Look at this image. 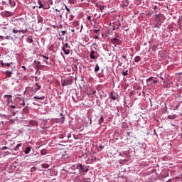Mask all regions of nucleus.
Segmentation results:
<instances>
[{
	"instance_id": "f257e3e1",
	"label": "nucleus",
	"mask_w": 182,
	"mask_h": 182,
	"mask_svg": "<svg viewBox=\"0 0 182 182\" xmlns=\"http://www.w3.org/2000/svg\"><path fill=\"white\" fill-rule=\"evenodd\" d=\"M1 67L5 68L6 69H9L11 68V70H6L4 72V75H6V77H11L12 75L14 74V70H15V66H12L14 65V63H4V61L0 62Z\"/></svg>"
},
{
	"instance_id": "f03ea898",
	"label": "nucleus",
	"mask_w": 182,
	"mask_h": 182,
	"mask_svg": "<svg viewBox=\"0 0 182 182\" xmlns=\"http://www.w3.org/2000/svg\"><path fill=\"white\" fill-rule=\"evenodd\" d=\"M73 167L78 170L80 174H86L89 171V166H86L82 164L73 165Z\"/></svg>"
},
{
	"instance_id": "7ed1b4c3",
	"label": "nucleus",
	"mask_w": 182,
	"mask_h": 182,
	"mask_svg": "<svg viewBox=\"0 0 182 182\" xmlns=\"http://www.w3.org/2000/svg\"><path fill=\"white\" fill-rule=\"evenodd\" d=\"M63 46H62V50L64 52L65 55H70V46L68 43L62 42Z\"/></svg>"
},
{
	"instance_id": "20e7f679",
	"label": "nucleus",
	"mask_w": 182,
	"mask_h": 182,
	"mask_svg": "<svg viewBox=\"0 0 182 182\" xmlns=\"http://www.w3.org/2000/svg\"><path fill=\"white\" fill-rule=\"evenodd\" d=\"M16 103L17 107L21 109V107H23V106H25V100L23 98L18 97L16 100Z\"/></svg>"
},
{
	"instance_id": "39448f33",
	"label": "nucleus",
	"mask_w": 182,
	"mask_h": 182,
	"mask_svg": "<svg viewBox=\"0 0 182 182\" xmlns=\"http://www.w3.org/2000/svg\"><path fill=\"white\" fill-rule=\"evenodd\" d=\"M73 83V80L70 78L62 80L61 81V85L62 86H69Z\"/></svg>"
},
{
	"instance_id": "423d86ee",
	"label": "nucleus",
	"mask_w": 182,
	"mask_h": 182,
	"mask_svg": "<svg viewBox=\"0 0 182 182\" xmlns=\"http://www.w3.org/2000/svg\"><path fill=\"white\" fill-rule=\"evenodd\" d=\"M109 99L112 100H117L119 99V94L117 92H115L114 91L111 92L109 93Z\"/></svg>"
},
{
	"instance_id": "0eeeda50",
	"label": "nucleus",
	"mask_w": 182,
	"mask_h": 182,
	"mask_svg": "<svg viewBox=\"0 0 182 182\" xmlns=\"http://www.w3.org/2000/svg\"><path fill=\"white\" fill-rule=\"evenodd\" d=\"M38 4L39 5L38 6L39 9H49V8H50L49 6L46 7L45 4H43V3L41 1V0L38 1Z\"/></svg>"
},
{
	"instance_id": "6e6552de",
	"label": "nucleus",
	"mask_w": 182,
	"mask_h": 182,
	"mask_svg": "<svg viewBox=\"0 0 182 182\" xmlns=\"http://www.w3.org/2000/svg\"><path fill=\"white\" fill-rule=\"evenodd\" d=\"M4 97L7 98V105H9V106L11 105V103H14V101L12 100V95H5Z\"/></svg>"
},
{
	"instance_id": "1a4fd4ad",
	"label": "nucleus",
	"mask_w": 182,
	"mask_h": 182,
	"mask_svg": "<svg viewBox=\"0 0 182 182\" xmlns=\"http://www.w3.org/2000/svg\"><path fill=\"white\" fill-rule=\"evenodd\" d=\"M1 15L5 17H9V16H12V15H14V13L11 12V11H3L1 13Z\"/></svg>"
},
{
	"instance_id": "9d476101",
	"label": "nucleus",
	"mask_w": 182,
	"mask_h": 182,
	"mask_svg": "<svg viewBox=\"0 0 182 182\" xmlns=\"http://www.w3.org/2000/svg\"><path fill=\"white\" fill-rule=\"evenodd\" d=\"M112 43L115 45H120L122 43V41L117 38H114L111 40Z\"/></svg>"
},
{
	"instance_id": "9b49d317",
	"label": "nucleus",
	"mask_w": 182,
	"mask_h": 182,
	"mask_svg": "<svg viewBox=\"0 0 182 182\" xmlns=\"http://www.w3.org/2000/svg\"><path fill=\"white\" fill-rule=\"evenodd\" d=\"M140 122H142L143 124H146L147 123V121L144 117H142L141 119H139L138 120V124H139V126H141V124H140Z\"/></svg>"
},
{
	"instance_id": "f8f14e48",
	"label": "nucleus",
	"mask_w": 182,
	"mask_h": 182,
	"mask_svg": "<svg viewBox=\"0 0 182 182\" xmlns=\"http://www.w3.org/2000/svg\"><path fill=\"white\" fill-rule=\"evenodd\" d=\"M153 80H154V77H150L149 78L146 79V83H150L151 85V83H153Z\"/></svg>"
},
{
	"instance_id": "ddd939ff",
	"label": "nucleus",
	"mask_w": 182,
	"mask_h": 182,
	"mask_svg": "<svg viewBox=\"0 0 182 182\" xmlns=\"http://www.w3.org/2000/svg\"><path fill=\"white\" fill-rule=\"evenodd\" d=\"M31 149L30 146L26 147V149L24 151L25 154H29V153H31Z\"/></svg>"
},
{
	"instance_id": "4468645a",
	"label": "nucleus",
	"mask_w": 182,
	"mask_h": 182,
	"mask_svg": "<svg viewBox=\"0 0 182 182\" xmlns=\"http://www.w3.org/2000/svg\"><path fill=\"white\" fill-rule=\"evenodd\" d=\"M90 58H91V59H96V56H95V51L92 50L90 53Z\"/></svg>"
},
{
	"instance_id": "2eb2a0df",
	"label": "nucleus",
	"mask_w": 182,
	"mask_h": 182,
	"mask_svg": "<svg viewBox=\"0 0 182 182\" xmlns=\"http://www.w3.org/2000/svg\"><path fill=\"white\" fill-rule=\"evenodd\" d=\"M41 85H39V84H38V83H36V85H35V92H38V90H41Z\"/></svg>"
},
{
	"instance_id": "dca6fc26",
	"label": "nucleus",
	"mask_w": 182,
	"mask_h": 182,
	"mask_svg": "<svg viewBox=\"0 0 182 182\" xmlns=\"http://www.w3.org/2000/svg\"><path fill=\"white\" fill-rule=\"evenodd\" d=\"M122 76H127V75H129V70H124L122 72Z\"/></svg>"
},
{
	"instance_id": "f3484780",
	"label": "nucleus",
	"mask_w": 182,
	"mask_h": 182,
	"mask_svg": "<svg viewBox=\"0 0 182 182\" xmlns=\"http://www.w3.org/2000/svg\"><path fill=\"white\" fill-rule=\"evenodd\" d=\"M33 99H38V100H45V96L40 97L39 96H34Z\"/></svg>"
},
{
	"instance_id": "a211bd4d",
	"label": "nucleus",
	"mask_w": 182,
	"mask_h": 182,
	"mask_svg": "<svg viewBox=\"0 0 182 182\" xmlns=\"http://www.w3.org/2000/svg\"><path fill=\"white\" fill-rule=\"evenodd\" d=\"M22 146V144H18L16 147L14 149V151H18L19 150V147Z\"/></svg>"
},
{
	"instance_id": "6ab92c4d",
	"label": "nucleus",
	"mask_w": 182,
	"mask_h": 182,
	"mask_svg": "<svg viewBox=\"0 0 182 182\" xmlns=\"http://www.w3.org/2000/svg\"><path fill=\"white\" fill-rule=\"evenodd\" d=\"M176 117H177V116L176 114L168 115L167 117V118L169 119L170 120H174V119H176Z\"/></svg>"
},
{
	"instance_id": "aec40b11",
	"label": "nucleus",
	"mask_w": 182,
	"mask_h": 182,
	"mask_svg": "<svg viewBox=\"0 0 182 182\" xmlns=\"http://www.w3.org/2000/svg\"><path fill=\"white\" fill-rule=\"evenodd\" d=\"M100 70V68L99 67V64H96L95 65V72L96 73H97V72H99V70Z\"/></svg>"
},
{
	"instance_id": "412c9836",
	"label": "nucleus",
	"mask_w": 182,
	"mask_h": 182,
	"mask_svg": "<svg viewBox=\"0 0 182 182\" xmlns=\"http://www.w3.org/2000/svg\"><path fill=\"white\" fill-rule=\"evenodd\" d=\"M141 60V58L139 55H137L134 58V62H136V63L140 62Z\"/></svg>"
},
{
	"instance_id": "4be33fe9",
	"label": "nucleus",
	"mask_w": 182,
	"mask_h": 182,
	"mask_svg": "<svg viewBox=\"0 0 182 182\" xmlns=\"http://www.w3.org/2000/svg\"><path fill=\"white\" fill-rule=\"evenodd\" d=\"M68 16H69V21H73V18L75 16L72 14V12L70 11V14H68Z\"/></svg>"
},
{
	"instance_id": "5701e85b",
	"label": "nucleus",
	"mask_w": 182,
	"mask_h": 182,
	"mask_svg": "<svg viewBox=\"0 0 182 182\" xmlns=\"http://www.w3.org/2000/svg\"><path fill=\"white\" fill-rule=\"evenodd\" d=\"M103 122H105V118H103V116H101L99 119L98 124H102V123H103Z\"/></svg>"
},
{
	"instance_id": "b1692460",
	"label": "nucleus",
	"mask_w": 182,
	"mask_h": 182,
	"mask_svg": "<svg viewBox=\"0 0 182 182\" xmlns=\"http://www.w3.org/2000/svg\"><path fill=\"white\" fill-rule=\"evenodd\" d=\"M41 154L42 156H46V154H48V151L46 149H43L41 150Z\"/></svg>"
},
{
	"instance_id": "393cba45",
	"label": "nucleus",
	"mask_w": 182,
	"mask_h": 182,
	"mask_svg": "<svg viewBox=\"0 0 182 182\" xmlns=\"http://www.w3.org/2000/svg\"><path fill=\"white\" fill-rule=\"evenodd\" d=\"M26 41H27L28 43H32V42H33V39L32 38V37H28V38L26 39Z\"/></svg>"
},
{
	"instance_id": "a878e982",
	"label": "nucleus",
	"mask_w": 182,
	"mask_h": 182,
	"mask_svg": "<svg viewBox=\"0 0 182 182\" xmlns=\"http://www.w3.org/2000/svg\"><path fill=\"white\" fill-rule=\"evenodd\" d=\"M180 107V102H178L177 105L173 107V110H178Z\"/></svg>"
},
{
	"instance_id": "bb28decb",
	"label": "nucleus",
	"mask_w": 182,
	"mask_h": 182,
	"mask_svg": "<svg viewBox=\"0 0 182 182\" xmlns=\"http://www.w3.org/2000/svg\"><path fill=\"white\" fill-rule=\"evenodd\" d=\"M65 9L67 11L66 16L68 18V14H70V9H69V8H68V6H65Z\"/></svg>"
},
{
	"instance_id": "cd10ccee",
	"label": "nucleus",
	"mask_w": 182,
	"mask_h": 182,
	"mask_svg": "<svg viewBox=\"0 0 182 182\" xmlns=\"http://www.w3.org/2000/svg\"><path fill=\"white\" fill-rule=\"evenodd\" d=\"M163 75V73H161L160 74H157L156 76L159 77V79H161V80H164V78L161 76Z\"/></svg>"
},
{
	"instance_id": "c85d7f7f",
	"label": "nucleus",
	"mask_w": 182,
	"mask_h": 182,
	"mask_svg": "<svg viewBox=\"0 0 182 182\" xmlns=\"http://www.w3.org/2000/svg\"><path fill=\"white\" fill-rule=\"evenodd\" d=\"M154 18L156 19V21H160V15L159 14H156L154 16Z\"/></svg>"
},
{
	"instance_id": "c756f323",
	"label": "nucleus",
	"mask_w": 182,
	"mask_h": 182,
	"mask_svg": "<svg viewBox=\"0 0 182 182\" xmlns=\"http://www.w3.org/2000/svg\"><path fill=\"white\" fill-rule=\"evenodd\" d=\"M134 4L136 5H140L141 4V0H135Z\"/></svg>"
},
{
	"instance_id": "7c9ffc66",
	"label": "nucleus",
	"mask_w": 182,
	"mask_h": 182,
	"mask_svg": "<svg viewBox=\"0 0 182 182\" xmlns=\"http://www.w3.org/2000/svg\"><path fill=\"white\" fill-rule=\"evenodd\" d=\"M13 33H21V30L13 29Z\"/></svg>"
},
{
	"instance_id": "2f4dec72",
	"label": "nucleus",
	"mask_w": 182,
	"mask_h": 182,
	"mask_svg": "<svg viewBox=\"0 0 182 182\" xmlns=\"http://www.w3.org/2000/svg\"><path fill=\"white\" fill-rule=\"evenodd\" d=\"M93 95H96V90H92L90 94H88V96H93Z\"/></svg>"
},
{
	"instance_id": "473e14b6",
	"label": "nucleus",
	"mask_w": 182,
	"mask_h": 182,
	"mask_svg": "<svg viewBox=\"0 0 182 182\" xmlns=\"http://www.w3.org/2000/svg\"><path fill=\"white\" fill-rule=\"evenodd\" d=\"M9 4H10L11 6H15V1L12 2V1H11V0H9Z\"/></svg>"
},
{
	"instance_id": "72a5a7b5",
	"label": "nucleus",
	"mask_w": 182,
	"mask_h": 182,
	"mask_svg": "<svg viewBox=\"0 0 182 182\" xmlns=\"http://www.w3.org/2000/svg\"><path fill=\"white\" fill-rule=\"evenodd\" d=\"M9 107H10V109H16V108H18V105L17 106H15V105H9Z\"/></svg>"
},
{
	"instance_id": "f704fd0d",
	"label": "nucleus",
	"mask_w": 182,
	"mask_h": 182,
	"mask_svg": "<svg viewBox=\"0 0 182 182\" xmlns=\"http://www.w3.org/2000/svg\"><path fill=\"white\" fill-rule=\"evenodd\" d=\"M105 9H106V6H100V11H101V12H103V11H105Z\"/></svg>"
},
{
	"instance_id": "c9c22d12",
	"label": "nucleus",
	"mask_w": 182,
	"mask_h": 182,
	"mask_svg": "<svg viewBox=\"0 0 182 182\" xmlns=\"http://www.w3.org/2000/svg\"><path fill=\"white\" fill-rule=\"evenodd\" d=\"M94 33H95L96 35H99V32H100V30H94L93 31Z\"/></svg>"
},
{
	"instance_id": "e433bc0d",
	"label": "nucleus",
	"mask_w": 182,
	"mask_h": 182,
	"mask_svg": "<svg viewBox=\"0 0 182 182\" xmlns=\"http://www.w3.org/2000/svg\"><path fill=\"white\" fill-rule=\"evenodd\" d=\"M30 124H31V126H35L36 124V122L35 121H31L30 122Z\"/></svg>"
},
{
	"instance_id": "4c0bfd02",
	"label": "nucleus",
	"mask_w": 182,
	"mask_h": 182,
	"mask_svg": "<svg viewBox=\"0 0 182 182\" xmlns=\"http://www.w3.org/2000/svg\"><path fill=\"white\" fill-rule=\"evenodd\" d=\"M69 4H70V5L75 4V0H68Z\"/></svg>"
},
{
	"instance_id": "58836bf2",
	"label": "nucleus",
	"mask_w": 182,
	"mask_h": 182,
	"mask_svg": "<svg viewBox=\"0 0 182 182\" xmlns=\"http://www.w3.org/2000/svg\"><path fill=\"white\" fill-rule=\"evenodd\" d=\"M34 65H41V62L34 60L33 62Z\"/></svg>"
},
{
	"instance_id": "ea45409f",
	"label": "nucleus",
	"mask_w": 182,
	"mask_h": 182,
	"mask_svg": "<svg viewBox=\"0 0 182 182\" xmlns=\"http://www.w3.org/2000/svg\"><path fill=\"white\" fill-rule=\"evenodd\" d=\"M87 21H92V16H87Z\"/></svg>"
},
{
	"instance_id": "a19ab883",
	"label": "nucleus",
	"mask_w": 182,
	"mask_h": 182,
	"mask_svg": "<svg viewBox=\"0 0 182 182\" xmlns=\"http://www.w3.org/2000/svg\"><path fill=\"white\" fill-rule=\"evenodd\" d=\"M6 39H7V40H11V39H12V36H6Z\"/></svg>"
},
{
	"instance_id": "79ce46f5",
	"label": "nucleus",
	"mask_w": 182,
	"mask_h": 182,
	"mask_svg": "<svg viewBox=\"0 0 182 182\" xmlns=\"http://www.w3.org/2000/svg\"><path fill=\"white\" fill-rule=\"evenodd\" d=\"M65 34H66V31H61L62 36H65Z\"/></svg>"
},
{
	"instance_id": "37998d69",
	"label": "nucleus",
	"mask_w": 182,
	"mask_h": 182,
	"mask_svg": "<svg viewBox=\"0 0 182 182\" xmlns=\"http://www.w3.org/2000/svg\"><path fill=\"white\" fill-rule=\"evenodd\" d=\"M44 59H46V60H48V59H49V57L48 56H46V55H41Z\"/></svg>"
},
{
	"instance_id": "c03bdc74",
	"label": "nucleus",
	"mask_w": 182,
	"mask_h": 182,
	"mask_svg": "<svg viewBox=\"0 0 182 182\" xmlns=\"http://www.w3.org/2000/svg\"><path fill=\"white\" fill-rule=\"evenodd\" d=\"M118 66H123V63L118 61Z\"/></svg>"
},
{
	"instance_id": "a18cd8bd",
	"label": "nucleus",
	"mask_w": 182,
	"mask_h": 182,
	"mask_svg": "<svg viewBox=\"0 0 182 182\" xmlns=\"http://www.w3.org/2000/svg\"><path fill=\"white\" fill-rule=\"evenodd\" d=\"M1 150H8V146H3Z\"/></svg>"
},
{
	"instance_id": "49530a36",
	"label": "nucleus",
	"mask_w": 182,
	"mask_h": 182,
	"mask_svg": "<svg viewBox=\"0 0 182 182\" xmlns=\"http://www.w3.org/2000/svg\"><path fill=\"white\" fill-rule=\"evenodd\" d=\"M72 99H73V102H75V103L77 102V101L76 100V99L75 98V97H72Z\"/></svg>"
},
{
	"instance_id": "de8ad7c7",
	"label": "nucleus",
	"mask_w": 182,
	"mask_h": 182,
	"mask_svg": "<svg viewBox=\"0 0 182 182\" xmlns=\"http://www.w3.org/2000/svg\"><path fill=\"white\" fill-rule=\"evenodd\" d=\"M15 114H16V112L12 111L11 116H15Z\"/></svg>"
},
{
	"instance_id": "09e8293b",
	"label": "nucleus",
	"mask_w": 182,
	"mask_h": 182,
	"mask_svg": "<svg viewBox=\"0 0 182 182\" xmlns=\"http://www.w3.org/2000/svg\"><path fill=\"white\" fill-rule=\"evenodd\" d=\"M123 59H124V60H127V56L126 55H122Z\"/></svg>"
},
{
	"instance_id": "8fccbe9b",
	"label": "nucleus",
	"mask_w": 182,
	"mask_h": 182,
	"mask_svg": "<svg viewBox=\"0 0 182 182\" xmlns=\"http://www.w3.org/2000/svg\"><path fill=\"white\" fill-rule=\"evenodd\" d=\"M21 32L23 34H25L26 33V30H21Z\"/></svg>"
},
{
	"instance_id": "3c124183",
	"label": "nucleus",
	"mask_w": 182,
	"mask_h": 182,
	"mask_svg": "<svg viewBox=\"0 0 182 182\" xmlns=\"http://www.w3.org/2000/svg\"><path fill=\"white\" fill-rule=\"evenodd\" d=\"M43 167L44 168H48L49 167V166H48V165H43Z\"/></svg>"
},
{
	"instance_id": "603ef678",
	"label": "nucleus",
	"mask_w": 182,
	"mask_h": 182,
	"mask_svg": "<svg viewBox=\"0 0 182 182\" xmlns=\"http://www.w3.org/2000/svg\"><path fill=\"white\" fill-rule=\"evenodd\" d=\"M76 25H77V29H79L80 25L79 24V23H76Z\"/></svg>"
},
{
	"instance_id": "864d4df0",
	"label": "nucleus",
	"mask_w": 182,
	"mask_h": 182,
	"mask_svg": "<svg viewBox=\"0 0 182 182\" xmlns=\"http://www.w3.org/2000/svg\"><path fill=\"white\" fill-rule=\"evenodd\" d=\"M124 4H125L126 6H128V5H129V1H128L127 0H125Z\"/></svg>"
},
{
	"instance_id": "5fc2aeb1",
	"label": "nucleus",
	"mask_w": 182,
	"mask_h": 182,
	"mask_svg": "<svg viewBox=\"0 0 182 182\" xmlns=\"http://www.w3.org/2000/svg\"><path fill=\"white\" fill-rule=\"evenodd\" d=\"M21 68L23 69L24 70H26V67H25L24 65L21 66Z\"/></svg>"
},
{
	"instance_id": "6e6d98bb",
	"label": "nucleus",
	"mask_w": 182,
	"mask_h": 182,
	"mask_svg": "<svg viewBox=\"0 0 182 182\" xmlns=\"http://www.w3.org/2000/svg\"><path fill=\"white\" fill-rule=\"evenodd\" d=\"M94 39H99V36H95L94 37Z\"/></svg>"
},
{
	"instance_id": "4d7b16f0",
	"label": "nucleus",
	"mask_w": 182,
	"mask_h": 182,
	"mask_svg": "<svg viewBox=\"0 0 182 182\" xmlns=\"http://www.w3.org/2000/svg\"><path fill=\"white\" fill-rule=\"evenodd\" d=\"M38 23H41V22H42V18H39V19L38 20Z\"/></svg>"
},
{
	"instance_id": "13d9d810",
	"label": "nucleus",
	"mask_w": 182,
	"mask_h": 182,
	"mask_svg": "<svg viewBox=\"0 0 182 182\" xmlns=\"http://www.w3.org/2000/svg\"><path fill=\"white\" fill-rule=\"evenodd\" d=\"M152 83H157V80H154L152 81Z\"/></svg>"
},
{
	"instance_id": "bf43d9fd",
	"label": "nucleus",
	"mask_w": 182,
	"mask_h": 182,
	"mask_svg": "<svg viewBox=\"0 0 182 182\" xmlns=\"http://www.w3.org/2000/svg\"><path fill=\"white\" fill-rule=\"evenodd\" d=\"M70 137H72V136L70 134L68 135V139H70Z\"/></svg>"
},
{
	"instance_id": "052dcab7",
	"label": "nucleus",
	"mask_w": 182,
	"mask_h": 182,
	"mask_svg": "<svg viewBox=\"0 0 182 182\" xmlns=\"http://www.w3.org/2000/svg\"><path fill=\"white\" fill-rule=\"evenodd\" d=\"M83 29V26L81 25V29H80V32H82V30Z\"/></svg>"
},
{
	"instance_id": "680f3d73",
	"label": "nucleus",
	"mask_w": 182,
	"mask_h": 182,
	"mask_svg": "<svg viewBox=\"0 0 182 182\" xmlns=\"http://www.w3.org/2000/svg\"><path fill=\"white\" fill-rule=\"evenodd\" d=\"M166 182H173V181H171V179H169V180H168V181H166Z\"/></svg>"
},
{
	"instance_id": "e2e57ef3",
	"label": "nucleus",
	"mask_w": 182,
	"mask_h": 182,
	"mask_svg": "<svg viewBox=\"0 0 182 182\" xmlns=\"http://www.w3.org/2000/svg\"><path fill=\"white\" fill-rule=\"evenodd\" d=\"M0 39H4V37L2 36H0Z\"/></svg>"
},
{
	"instance_id": "0e129e2a",
	"label": "nucleus",
	"mask_w": 182,
	"mask_h": 182,
	"mask_svg": "<svg viewBox=\"0 0 182 182\" xmlns=\"http://www.w3.org/2000/svg\"><path fill=\"white\" fill-rule=\"evenodd\" d=\"M99 147H100V149H101V150L103 149V146H100Z\"/></svg>"
},
{
	"instance_id": "69168bd1",
	"label": "nucleus",
	"mask_w": 182,
	"mask_h": 182,
	"mask_svg": "<svg viewBox=\"0 0 182 182\" xmlns=\"http://www.w3.org/2000/svg\"><path fill=\"white\" fill-rule=\"evenodd\" d=\"M50 5H53V2L50 1Z\"/></svg>"
},
{
	"instance_id": "338daca9",
	"label": "nucleus",
	"mask_w": 182,
	"mask_h": 182,
	"mask_svg": "<svg viewBox=\"0 0 182 182\" xmlns=\"http://www.w3.org/2000/svg\"><path fill=\"white\" fill-rule=\"evenodd\" d=\"M3 29H8V28H6V27H3Z\"/></svg>"
},
{
	"instance_id": "774afa93",
	"label": "nucleus",
	"mask_w": 182,
	"mask_h": 182,
	"mask_svg": "<svg viewBox=\"0 0 182 182\" xmlns=\"http://www.w3.org/2000/svg\"><path fill=\"white\" fill-rule=\"evenodd\" d=\"M71 32H75V29H72V30H71Z\"/></svg>"
}]
</instances>
